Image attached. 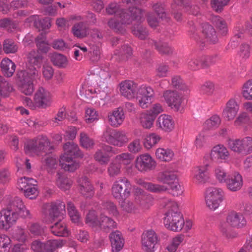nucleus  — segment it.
Masks as SVG:
<instances>
[{"label":"nucleus","instance_id":"1","mask_svg":"<svg viewBox=\"0 0 252 252\" xmlns=\"http://www.w3.org/2000/svg\"><path fill=\"white\" fill-rule=\"evenodd\" d=\"M160 205L167 210L163 218V224L167 229L176 232L182 230L188 232L192 228L193 221L190 219L184 220L177 202L165 198L160 200Z\"/></svg>","mask_w":252,"mask_h":252},{"label":"nucleus","instance_id":"2","mask_svg":"<svg viewBox=\"0 0 252 252\" xmlns=\"http://www.w3.org/2000/svg\"><path fill=\"white\" fill-rule=\"evenodd\" d=\"M141 0H122L124 3L130 4L132 6L130 7L128 9L123 11L118 14L120 15V19L121 25L119 22L111 25V29L115 30H120L121 25L123 24H129L133 21L136 23L141 22L143 20V11L135 5L140 3Z\"/></svg>","mask_w":252,"mask_h":252},{"label":"nucleus","instance_id":"3","mask_svg":"<svg viewBox=\"0 0 252 252\" xmlns=\"http://www.w3.org/2000/svg\"><path fill=\"white\" fill-rule=\"evenodd\" d=\"M246 225L247 220L243 215L241 213L232 211L227 215L225 221L220 222V229L223 236L229 239L234 238L237 235L232 228H243Z\"/></svg>","mask_w":252,"mask_h":252},{"label":"nucleus","instance_id":"4","mask_svg":"<svg viewBox=\"0 0 252 252\" xmlns=\"http://www.w3.org/2000/svg\"><path fill=\"white\" fill-rule=\"evenodd\" d=\"M53 149V146L50 145L47 137L43 136L28 141L24 146L26 153H34L37 155L49 154L52 153Z\"/></svg>","mask_w":252,"mask_h":252},{"label":"nucleus","instance_id":"5","mask_svg":"<svg viewBox=\"0 0 252 252\" xmlns=\"http://www.w3.org/2000/svg\"><path fill=\"white\" fill-rule=\"evenodd\" d=\"M224 191L220 188H208L205 194L206 205L210 210L215 211L220 205L224 200Z\"/></svg>","mask_w":252,"mask_h":252},{"label":"nucleus","instance_id":"6","mask_svg":"<svg viewBox=\"0 0 252 252\" xmlns=\"http://www.w3.org/2000/svg\"><path fill=\"white\" fill-rule=\"evenodd\" d=\"M4 209L16 220L19 216L24 218H32L30 211L26 208L22 199L18 197L10 199Z\"/></svg>","mask_w":252,"mask_h":252},{"label":"nucleus","instance_id":"7","mask_svg":"<svg viewBox=\"0 0 252 252\" xmlns=\"http://www.w3.org/2000/svg\"><path fill=\"white\" fill-rule=\"evenodd\" d=\"M176 175L172 172L164 171L158 173V181L170 186L171 193L175 196L182 195L184 192V188L178 182H174Z\"/></svg>","mask_w":252,"mask_h":252},{"label":"nucleus","instance_id":"8","mask_svg":"<svg viewBox=\"0 0 252 252\" xmlns=\"http://www.w3.org/2000/svg\"><path fill=\"white\" fill-rule=\"evenodd\" d=\"M159 242L157 234L152 229L144 231L141 235V248L144 252H155Z\"/></svg>","mask_w":252,"mask_h":252},{"label":"nucleus","instance_id":"9","mask_svg":"<svg viewBox=\"0 0 252 252\" xmlns=\"http://www.w3.org/2000/svg\"><path fill=\"white\" fill-rule=\"evenodd\" d=\"M162 98L167 106L175 111H181L183 99L175 91L165 90L163 92Z\"/></svg>","mask_w":252,"mask_h":252},{"label":"nucleus","instance_id":"10","mask_svg":"<svg viewBox=\"0 0 252 252\" xmlns=\"http://www.w3.org/2000/svg\"><path fill=\"white\" fill-rule=\"evenodd\" d=\"M208 164L195 165L190 170V177L195 184L201 185L209 180Z\"/></svg>","mask_w":252,"mask_h":252},{"label":"nucleus","instance_id":"11","mask_svg":"<svg viewBox=\"0 0 252 252\" xmlns=\"http://www.w3.org/2000/svg\"><path fill=\"white\" fill-rule=\"evenodd\" d=\"M154 96V91L149 86L142 85L137 88L136 97L138 98L139 105L142 108L148 106Z\"/></svg>","mask_w":252,"mask_h":252},{"label":"nucleus","instance_id":"12","mask_svg":"<svg viewBox=\"0 0 252 252\" xmlns=\"http://www.w3.org/2000/svg\"><path fill=\"white\" fill-rule=\"evenodd\" d=\"M156 166V161L148 154H141L137 157L135 159V166L140 172L152 170Z\"/></svg>","mask_w":252,"mask_h":252},{"label":"nucleus","instance_id":"13","mask_svg":"<svg viewBox=\"0 0 252 252\" xmlns=\"http://www.w3.org/2000/svg\"><path fill=\"white\" fill-rule=\"evenodd\" d=\"M229 156L228 149L222 144H218L214 146L208 155L212 160L223 162L227 161Z\"/></svg>","mask_w":252,"mask_h":252},{"label":"nucleus","instance_id":"14","mask_svg":"<svg viewBox=\"0 0 252 252\" xmlns=\"http://www.w3.org/2000/svg\"><path fill=\"white\" fill-rule=\"evenodd\" d=\"M137 88V85L131 80H125L119 84L120 94L129 100L136 97Z\"/></svg>","mask_w":252,"mask_h":252},{"label":"nucleus","instance_id":"15","mask_svg":"<svg viewBox=\"0 0 252 252\" xmlns=\"http://www.w3.org/2000/svg\"><path fill=\"white\" fill-rule=\"evenodd\" d=\"M239 111V105L234 98L230 99L226 103L222 111V117L224 120L230 121L234 120Z\"/></svg>","mask_w":252,"mask_h":252},{"label":"nucleus","instance_id":"16","mask_svg":"<svg viewBox=\"0 0 252 252\" xmlns=\"http://www.w3.org/2000/svg\"><path fill=\"white\" fill-rule=\"evenodd\" d=\"M50 93L42 87L39 88L34 94V101L36 107L45 108L50 105Z\"/></svg>","mask_w":252,"mask_h":252},{"label":"nucleus","instance_id":"17","mask_svg":"<svg viewBox=\"0 0 252 252\" xmlns=\"http://www.w3.org/2000/svg\"><path fill=\"white\" fill-rule=\"evenodd\" d=\"M175 122L173 117L169 115H160L156 121V126L163 131L169 132L175 128Z\"/></svg>","mask_w":252,"mask_h":252},{"label":"nucleus","instance_id":"18","mask_svg":"<svg viewBox=\"0 0 252 252\" xmlns=\"http://www.w3.org/2000/svg\"><path fill=\"white\" fill-rule=\"evenodd\" d=\"M133 189L134 198L136 203L145 209L152 206V198L150 196H147L146 193L141 189L134 188Z\"/></svg>","mask_w":252,"mask_h":252},{"label":"nucleus","instance_id":"19","mask_svg":"<svg viewBox=\"0 0 252 252\" xmlns=\"http://www.w3.org/2000/svg\"><path fill=\"white\" fill-rule=\"evenodd\" d=\"M26 73H20L18 76H16V83L19 90L26 95H31L34 91L32 81L31 80L25 79Z\"/></svg>","mask_w":252,"mask_h":252},{"label":"nucleus","instance_id":"20","mask_svg":"<svg viewBox=\"0 0 252 252\" xmlns=\"http://www.w3.org/2000/svg\"><path fill=\"white\" fill-rule=\"evenodd\" d=\"M123 187L125 188L124 196L126 197L129 196L132 186L127 179L124 178L120 179L114 184L112 191L114 197H118L121 195Z\"/></svg>","mask_w":252,"mask_h":252},{"label":"nucleus","instance_id":"21","mask_svg":"<svg viewBox=\"0 0 252 252\" xmlns=\"http://www.w3.org/2000/svg\"><path fill=\"white\" fill-rule=\"evenodd\" d=\"M225 184L230 191H238L241 189L243 185V177L238 172H234L229 175Z\"/></svg>","mask_w":252,"mask_h":252},{"label":"nucleus","instance_id":"22","mask_svg":"<svg viewBox=\"0 0 252 252\" xmlns=\"http://www.w3.org/2000/svg\"><path fill=\"white\" fill-rule=\"evenodd\" d=\"M65 203L60 200L52 202L49 210V214L52 220L63 218V215L65 212Z\"/></svg>","mask_w":252,"mask_h":252},{"label":"nucleus","instance_id":"23","mask_svg":"<svg viewBox=\"0 0 252 252\" xmlns=\"http://www.w3.org/2000/svg\"><path fill=\"white\" fill-rule=\"evenodd\" d=\"M77 182L79 186L80 193L85 197H91L94 194V188L86 176L80 177Z\"/></svg>","mask_w":252,"mask_h":252},{"label":"nucleus","instance_id":"24","mask_svg":"<svg viewBox=\"0 0 252 252\" xmlns=\"http://www.w3.org/2000/svg\"><path fill=\"white\" fill-rule=\"evenodd\" d=\"M63 148L64 151L63 155H65L71 158H82L84 157V154L80 150L78 145L73 142H66L63 145Z\"/></svg>","mask_w":252,"mask_h":252},{"label":"nucleus","instance_id":"25","mask_svg":"<svg viewBox=\"0 0 252 252\" xmlns=\"http://www.w3.org/2000/svg\"><path fill=\"white\" fill-rule=\"evenodd\" d=\"M45 60L44 56L39 51L32 50L27 54V62L30 65L40 68Z\"/></svg>","mask_w":252,"mask_h":252},{"label":"nucleus","instance_id":"26","mask_svg":"<svg viewBox=\"0 0 252 252\" xmlns=\"http://www.w3.org/2000/svg\"><path fill=\"white\" fill-rule=\"evenodd\" d=\"M135 183L145 189L152 192H159L165 191L167 189V187L165 185H160L151 182H146L141 178L136 179Z\"/></svg>","mask_w":252,"mask_h":252},{"label":"nucleus","instance_id":"27","mask_svg":"<svg viewBox=\"0 0 252 252\" xmlns=\"http://www.w3.org/2000/svg\"><path fill=\"white\" fill-rule=\"evenodd\" d=\"M125 240L119 231L111 232V251L119 252L124 247Z\"/></svg>","mask_w":252,"mask_h":252},{"label":"nucleus","instance_id":"28","mask_svg":"<svg viewBox=\"0 0 252 252\" xmlns=\"http://www.w3.org/2000/svg\"><path fill=\"white\" fill-rule=\"evenodd\" d=\"M16 219L3 209L0 212V228L7 230L15 222Z\"/></svg>","mask_w":252,"mask_h":252},{"label":"nucleus","instance_id":"29","mask_svg":"<svg viewBox=\"0 0 252 252\" xmlns=\"http://www.w3.org/2000/svg\"><path fill=\"white\" fill-rule=\"evenodd\" d=\"M157 159L164 162H170L173 160L175 154L170 148H158L155 152Z\"/></svg>","mask_w":252,"mask_h":252},{"label":"nucleus","instance_id":"30","mask_svg":"<svg viewBox=\"0 0 252 252\" xmlns=\"http://www.w3.org/2000/svg\"><path fill=\"white\" fill-rule=\"evenodd\" d=\"M50 230L54 235L60 237H67L68 235V231L66 226L64 222L61 220V218L58 220V221L54 225L50 226Z\"/></svg>","mask_w":252,"mask_h":252},{"label":"nucleus","instance_id":"31","mask_svg":"<svg viewBox=\"0 0 252 252\" xmlns=\"http://www.w3.org/2000/svg\"><path fill=\"white\" fill-rule=\"evenodd\" d=\"M60 164L65 171L72 172L79 167V162L73 161L72 158L65 155L61 156Z\"/></svg>","mask_w":252,"mask_h":252},{"label":"nucleus","instance_id":"32","mask_svg":"<svg viewBox=\"0 0 252 252\" xmlns=\"http://www.w3.org/2000/svg\"><path fill=\"white\" fill-rule=\"evenodd\" d=\"M128 138L124 131H115L111 133V144L122 146L128 141Z\"/></svg>","mask_w":252,"mask_h":252},{"label":"nucleus","instance_id":"33","mask_svg":"<svg viewBox=\"0 0 252 252\" xmlns=\"http://www.w3.org/2000/svg\"><path fill=\"white\" fill-rule=\"evenodd\" d=\"M184 241V236L178 234L171 239L166 244L165 249L167 252H178V249Z\"/></svg>","mask_w":252,"mask_h":252},{"label":"nucleus","instance_id":"34","mask_svg":"<svg viewBox=\"0 0 252 252\" xmlns=\"http://www.w3.org/2000/svg\"><path fill=\"white\" fill-rule=\"evenodd\" d=\"M0 67L4 75L10 77L15 72L16 66L11 60L8 58H4L1 62Z\"/></svg>","mask_w":252,"mask_h":252},{"label":"nucleus","instance_id":"35","mask_svg":"<svg viewBox=\"0 0 252 252\" xmlns=\"http://www.w3.org/2000/svg\"><path fill=\"white\" fill-rule=\"evenodd\" d=\"M110 147L105 146L94 155V158L101 164H106L110 160Z\"/></svg>","mask_w":252,"mask_h":252},{"label":"nucleus","instance_id":"36","mask_svg":"<svg viewBox=\"0 0 252 252\" xmlns=\"http://www.w3.org/2000/svg\"><path fill=\"white\" fill-rule=\"evenodd\" d=\"M161 137L156 133H150L147 134L143 139L144 147L148 149H151L156 145L161 140Z\"/></svg>","mask_w":252,"mask_h":252},{"label":"nucleus","instance_id":"37","mask_svg":"<svg viewBox=\"0 0 252 252\" xmlns=\"http://www.w3.org/2000/svg\"><path fill=\"white\" fill-rule=\"evenodd\" d=\"M202 33L204 34L206 40L211 43H215L217 41L215 30L212 26L208 23L202 25Z\"/></svg>","mask_w":252,"mask_h":252},{"label":"nucleus","instance_id":"38","mask_svg":"<svg viewBox=\"0 0 252 252\" xmlns=\"http://www.w3.org/2000/svg\"><path fill=\"white\" fill-rule=\"evenodd\" d=\"M213 174L216 180L220 184L225 183L230 175L222 166H217L215 167Z\"/></svg>","mask_w":252,"mask_h":252},{"label":"nucleus","instance_id":"39","mask_svg":"<svg viewBox=\"0 0 252 252\" xmlns=\"http://www.w3.org/2000/svg\"><path fill=\"white\" fill-rule=\"evenodd\" d=\"M155 118L147 112L142 113L139 117L140 125L144 128L150 129L153 126Z\"/></svg>","mask_w":252,"mask_h":252},{"label":"nucleus","instance_id":"40","mask_svg":"<svg viewBox=\"0 0 252 252\" xmlns=\"http://www.w3.org/2000/svg\"><path fill=\"white\" fill-rule=\"evenodd\" d=\"M241 94L245 100L252 101V78L243 83L241 87Z\"/></svg>","mask_w":252,"mask_h":252},{"label":"nucleus","instance_id":"41","mask_svg":"<svg viewBox=\"0 0 252 252\" xmlns=\"http://www.w3.org/2000/svg\"><path fill=\"white\" fill-rule=\"evenodd\" d=\"M125 119V115L123 109L118 108L113 112L111 115V125L116 126L122 124Z\"/></svg>","mask_w":252,"mask_h":252},{"label":"nucleus","instance_id":"42","mask_svg":"<svg viewBox=\"0 0 252 252\" xmlns=\"http://www.w3.org/2000/svg\"><path fill=\"white\" fill-rule=\"evenodd\" d=\"M13 90L12 86L0 75V96L7 97Z\"/></svg>","mask_w":252,"mask_h":252},{"label":"nucleus","instance_id":"43","mask_svg":"<svg viewBox=\"0 0 252 252\" xmlns=\"http://www.w3.org/2000/svg\"><path fill=\"white\" fill-rule=\"evenodd\" d=\"M51 61L54 65L60 68H65L67 64V60L64 55L55 53L51 57Z\"/></svg>","mask_w":252,"mask_h":252},{"label":"nucleus","instance_id":"44","mask_svg":"<svg viewBox=\"0 0 252 252\" xmlns=\"http://www.w3.org/2000/svg\"><path fill=\"white\" fill-rule=\"evenodd\" d=\"M171 85L173 87L186 93L189 91V87L180 76L174 75L172 77Z\"/></svg>","mask_w":252,"mask_h":252},{"label":"nucleus","instance_id":"45","mask_svg":"<svg viewBox=\"0 0 252 252\" xmlns=\"http://www.w3.org/2000/svg\"><path fill=\"white\" fill-rule=\"evenodd\" d=\"M250 116L244 112H241L234 122V125L236 127H244L250 123Z\"/></svg>","mask_w":252,"mask_h":252},{"label":"nucleus","instance_id":"46","mask_svg":"<svg viewBox=\"0 0 252 252\" xmlns=\"http://www.w3.org/2000/svg\"><path fill=\"white\" fill-rule=\"evenodd\" d=\"M2 46L3 50L6 54H14L18 51V45L11 39H6L4 40Z\"/></svg>","mask_w":252,"mask_h":252},{"label":"nucleus","instance_id":"47","mask_svg":"<svg viewBox=\"0 0 252 252\" xmlns=\"http://www.w3.org/2000/svg\"><path fill=\"white\" fill-rule=\"evenodd\" d=\"M63 245V242L58 240H50L44 243V252H54L58 248Z\"/></svg>","mask_w":252,"mask_h":252},{"label":"nucleus","instance_id":"48","mask_svg":"<svg viewBox=\"0 0 252 252\" xmlns=\"http://www.w3.org/2000/svg\"><path fill=\"white\" fill-rule=\"evenodd\" d=\"M26 73L25 79L32 80L38 76V71L37 70V67L34 66L30 65L27 70H20L18 71L16 76L20 73Z\"/></svg>","mask_w":252,"mask_h":252},{"label":"nucleus","instance_id":"49","mask_svg":"<svg viewBox=\"0 0 252 252\" xmlns=\"http://www.w3.org/2000/svg\"><path fill=\"white\" fill-rule=\"evenodd\" d=\"M228 145L232 151L243 154L242 139H229Z\"/></svg>","mask_w":252,"mask_h":252},{"label":"nucleus","instance_id":"50","mask_svg":"<svg viewBox=\"0 0 252 252\" xmlns=\"http://www.w3.org/2000/svg\"><path fill=\"white\" fill-rule=\"evenodd\" d=\"M221 123L220 117L218 115H213L204 123V127L207 129H212L218 127Z\"/></svg>","mask_w":252,"mask_h":252},{"label":"nucleus","instance_id":"51","mask_svg":"<svg viewBox=\"0 0 252 252\" xmlns=\"http://www.w3.org/2000/svg\"><path fill=\"white\" fill-rule=\"evenodd\" d=\"M67 209L72 221L74 223L78 222L80 220V215L73 203L68 202L67 203Z\"/></svg>","mask_w":252,"mask_h":252},{"label":"nucleus","instance_id":"52","mask_svg":"<svg viewBox=\"0 0 252 252\" xmlns=\"http://www.w3.org/2000/svg\"><path fill=\"white\" fill-rule=\"evenodd\" d=\"M58 176L57 180L58 187L63 190L68 189L71 186L72 181L67 177H62L60 173H57Z\"/></svg>","mask_w":252,"mask_h":252},{"label":"nucleus","instance_id":"53","mask_svg":"<svg viewBox=\"0 0 252 252\" xmlns=\"http://www.w3.org/2000/svg\"><path fill=\"white\" fill-rule=\"evenodd\" d=\"M72 32L75 36L80 38L86 35V30L82 22L75 24L72 28Z\"/></svg>","mask_w":252,"mask_h":252},{"label":"nucleus","instance_id":"54","mask_svg":"<svg viewBox=\"0 0 252 252\" xmlns=\"http://www.w3.org/2000/svg\"><path fill=\"white\" fill-rule=\"evenodd\" d=\"M86 222L93 227L98 226L99 220L97 218V214L95 211L91 210L87 214Z\"/></svg>","mask_w":252,"mask_h":252},{"label":"nucleus","instance_id":"55","mask_svg":"<svg viewBox=\"0 0 252 252\" xmlns=\"http://www.w3.org/2000/svg\"><path fill=\"white\" fill-rule=\"evenodd\" d=\"M244 30L240 26L235 27L234 29V35L231 42L228 44L229 48H235L238 44V39L241 38L243 34Z\"/></svg>","mask_w":252,"mask_h":252},{"label":"nucleus","instance_id":"56","mask_svg":"<svg viewBox=\"0 0 252 252\" xmlns=\"http://www.w3.org/2000/svg\"><path fill=\"white\" fill-rule=\"evenodd\" d=\"M212 23L220 31L222 35H225L227 32V28L225 22L220 17L213 16L212 18Z\"/></svg>","mask_w":252,"mask_h":252},{"label":"nucleus","instance_id":"57","mask_svg":"<svg viewBox=\"0 0 252 252\" xmlns=\"http://www.w3.org/2000/svg\"><path fill=\"white\" fill-rule=\"evenodd\" d=\"M154 46L161 53L169 54L172 52L171 47L166 42L162 41L154 42Z\"/></svg>","mask_w":252,"mask_h":252},{"label":"nucleus","instance_id":"58","mask_svg":"<svg viewBox=\"0 0 252 252\" xmlns=\"http://www.w3.org/2000/svg\"><path fill=\"white\" fill-rule=\"evenodd\" d=\"M80 143L83 147L86 149L92 148L94 145V140L84 132H81L80 134Z\"/></svg>","mask_w":252,"mask_h":252},{"label":"nucleus","instance_id":"59","mask_svg":"<svg viewBox=\"0 0 252 252\" xmlns=\"http://www.w3.org/2000/svg\"><path fill=\"white\" fill-rule=\"evenodd\" d=\"M48 155L45 154L44 157L42 158V163L47 166L50 169L56 168L57 166L56 158Z\"/></svg>","mask_w":252,"mask_h":252},{"label":"nucleus","instance_id":"60","mask_svg":"<svg viewBox=\"0 0 252 252\" xmlns=\"http://www.w3.org/2000/svg\"><path fill=\"white\" fill-rule=\"evenodd\" d=\"M98 220L99 224H98V226H99L104 231L108 232L109 231L110 219L105 215L104 212L101 213L100 219Z\"/></svg>","mask_w":252,"mask_h":252},{"label":"nucleus","instance_id":"61","mask_svg":"<svg viewBox=\"0 0 252 252\" xmlns=\"http://www.w3.org/2000/svg\"><path fill=\"white\" fill-rule=\"evenodd\" d=\"M252 47L248 44H243L240 47L238 52L239 56L244 59H248L251 55Z\"/></svg>","mask_w":252,"mask_h":252},{"label":"nucleus","instance_id":"62","mask_svg":"<svg viewBox=\"0 0 252 252\" xmlns=\"http://www.w3.org/2000/svg\"><path fill=\"white\" fill-rule=\"evenodd\" d=\"M204 57H196L191 59L188 63V65L192 69H197L204 65Z\"/></svg>","mask_w":252,"mask_h":252},{"label":"nucleus","instance_id":"63","mask_svg":"<svg viewBox=\"0 0 252 252\" xmlns=\"http://www.w3.org/2000/svg\"><path fill=\"white\" fill-rule=\"evenodd\" d=\"M243 155H248L252 152V138L246 137L242 139Z\"/></svg>","mask_w":252,"mask_h":252},{"label":"nucleus","instance_id":"64","mask_svg":"<svg viewBox=\"0 0 252 252\" xmlns=\"http://www.w3.org/2000/svg\"><path fill=\"white\" fill-rule=\"evenodd\" d=\"M10 238L4 234L0 235V252H8L7 249L10 244Z\"/></svg>","mask_w":252,"mask_h":252}]
</instances>
